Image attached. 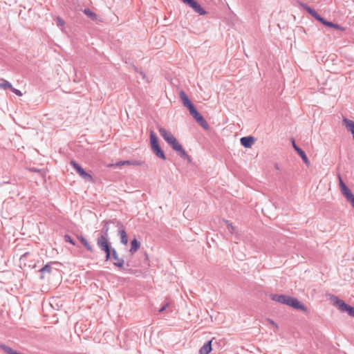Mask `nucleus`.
Wrapping results in <instances>:
<instances>
[{"mask_svg": "<svg viewBox=\"0 0 354 354\" xmlns=\"http://www.w3.org/2000/svg\"><path fill=\"white\" fill-rule=\"evenodd\" d=\"M160 135L169 145L173 150L177 152L178 155L183 159L191 162V157L186 153L183 146L178 142L174 135L166 129L160 127L158 129Z\"/></svg>", "mask_w": 354, "mask_h": 354, "instance_id": "obj_1", "label": "nucleus"}, {"mask_svg": "<svg viewBox=\"0 0 354 354\" xmlns=\"http://www.w3.org/2000/svg\"><path fill=\"white\" fill-rule=\"evenodd\" d=\"M270 299L272 301H277L280 304H286L295 309L299 310L305 313L308 311L306 306L295 297L286 295L272 294L270 295Z\"/></svg>", "mask_w": 354, "mask_h": 354, "instance_id": "obj_2", "label": "nucleus"}, {"mask_svg": "<svg viewBox=\"0 0 354 354\" xmlns=\"http://www.w3.org/2000/svg\"><path fill=\"white\" fill-rule=\"evenodd\" d=\"M97 245L102 252L105 254V261L111 259V252L112 250L111 243L109 241V236H99L97 239Z\"/></svg>", "mask_w": 354, "mask_h": 354, "instance_id": "obj_3", "label": "nucleus"}, {"mask_svg": "<svg viewBox=\"0 0 354 354\" xmlns=\"http://www.w3.org/2000/svg\"><path fill=\"white\" fill-rule=\"evenodd\" d=\"M150 144L151 150L156 154V156L162 160H165L166 156L158 144V137L152 131L150 132Z\"/></svg>", "mask_w": 354, "mask_h": 354, "instance_id": "obj_4", "label": "nucleus"}, {"mask_svg": "<svg viewBox=\"0 0 354 354\" xmlns=\"http://www.w3.org/2000/svg\"><path fill=\"white\" fill-rule=\"evenodd\" d=\"M181 1L185 5L192 8L193 11L198 15H205L208 13V12H207L196 0H181Z\"/></svg>", "mask_w": 354, "mask_h": 354, "instance_id": "obj_5", "label": "nucleus"}, {"mask_svg": "<svg viewBox=\"0 0 354 354\" xmlns=\"http://www.w3.org/2000/svg\"><path fill=\"white\" fill-rule=\"evenodd\" d=\"M334 305L342 312H347L348 314L354 317V307L346 304L342 299L334 297Z\"/></svg>", "mask_w": 354, "mask_h": 354, "instance_id": "obj_6", "label": "nucleus"}, {"mask_svg": "<svg viewBox=\"0 0 354 354\" xmlns=\"http://www.w3.org/2000/svg\"><path fill=\"white\" fill-rule=\"evenodd\" d=\"M70 165L76 171V172L86 181L93 182L94 179L93 176L84 171V169L75 160H71Z\"/></svg>", "mask_w": 354, "mask_h": 354, "instance_id": "obj_7", "label": "nucleus"}, {"mask_svg": "<svg viewBox=\"0 0 354 354\" xmlns=\"http://www.w3.org/2000/svg\"><path fill=\"white\" fill-rule=\"evenodd\" d=\"M190 115L196 120V121L199 124L205 129H209V124L207 121L205 120L203 115H201L196 109H193L189 111Z\"/></svg>", "mask_w": 354, "mask_h": 354, "instance_id": "obj_8", "label": "nucleus"}, {"mask_svg": "<svg viewBox=\"0 0 354 354\" xmlns=\"http://www.w3.org/2000/svg\"><path fill=\"white\" fill-rule=\"evenodd\" d=\"M111 258L115 260V262L113 263V265L115 267L118 268L120 270L124 268V260L119 257L118 252L114 248H113L111 250Z\"/></svg>", "mask_w": 354, "mask_h": 354, "instance_id": "obj_9", "label": "nucleus"}, {"mask_svg": "<svg viewBox=\"0 0 354 354\" xmlns=\"http://www.w3.org/2000/svg\"><path fill=\"white\" fill-rule=\"evenodd\" d=\"M179 95L181 99L183 104L188 109L189 111H192L193 109L195 108V106L189 99L188 96L187 95L185 91H180L179 93Z\"/></svg>", "mask_w": 354, "mask_h": 354, "instance_id": "obj_10", "label": "nucleus"}, {"mask_svg": "<svg viewBox=\"0 0 354 354\" xmlns=\"http://www.w3.org/2000/svg\"><path fill=\"white\" fill-rule=\"evenodd\" d=\"M117 227L120 228L118 231V236L120 238V241L122 244L127 245L128 243V238L127 232L124 230V225L120 221H117Z\"/></svg>", "mask_w": 354, "mask_h": 354, "instance_id": "obj_11", "label": "nucleus"}, {"mask_svg": "<svg viewBox=\"0 0 354 354\" xmlns=\"http://www.w3.org/2000/svg\"><path fill=\"white\" fill-rule=\"evenodd\" d=\"M292 144L294 149L297 152V153L299 155V156L301 158L302 160L306 163V165L308 166L310 165V162L306 153L296 145L295 141L293 138L292 139Z\"/></svg>", "mask_w": 354, "mask_h": 354, "instance_id": "obj_12", "label": "nucleus"}, {"mask_svg": "<svg viewBox=\"0 0 354 354\" xmlns=\"http://www.w3.org/2000/svg\"><path fill=\"white\" fill-rule=\"evenodd\" d=\"M144 162L138 160H121L118 161L113 165L115 167H120L122 165H133V166H141Z\"/></svg>", "mask_w": 354, "mask_h": 354, "instance_id": "obj_13", "label": "nucleus"}, {"mask_svg": "<svg viewBox=\"0 0 354 354\" xmlns=\"http://www.w3.org/2000/svg\"><path fill=\"white\" fill-rule=\"evenodd\" d=\"M241 144L245 147V148H250L252 145L255 142V138L253 136H245L242 137L240 139Z\"/></svg>", "mask_w": 354, "mask_h": 354, "instance_id": "obj_14", "label": "nucleus"}, {"mask_svg": "<svg viewBox=\"0 0 354 354\" xmlns=\"http://www.w3.org/2000/svg\"><path fill=\"white\" fill-rule=\"evenodd\" d=\"M117 221H115V220L103 221H102L103 227L100 232V236H109V223H115Z\"/></svg>", "mask_w": 354, "mask_h": 354, "instance_id": "obj_15", "label": "nucleus"}, {"mask_svg": "<svg viewBox=\"0 0 354 354\" xmlns=\"http://www.w3.org/2000/svg\"><path fill=\"white\" fill-rule=\"evenodd\" d=\"M212 340L207 341L205 344L200 348L199 353L200 354H209L212 348Z\"/></svg>", "mask_w": 354, "mask_h": 354, "instance_id": "obj_16", "label": "nucleus"}, {"mask_svg": "<svg viewBox=\"0 0 354 354\" xmlns=\"http://www.w3.org/2000/svg\"><path fill=\"white\" fill-rule=\"evenodd\" d=\"M77 239L88 252H93L92 245L89 243L85 237L82 235H78Z\"/></svg>", "mask_w": 354, "mask_h": 354, "instance_id": "obj_17", "label": "nucleus"}, {"mask_svg": "<svg viewBox=\"0 0 354 354\" xmlns=\"http://www.w3.org/2000/svg\"><path fill=\"white\" fill-rule=\"evenodd\" d=\"M140 247V243L136 238L131 241V248L129 252L134 254Z\"/></svg>", "mask_w": 354, "mask_h": 354, "instance_id": "obj_18", "label": "nucleus"}, {"mask_svg": "<svg viewBox=\"0 0 354 354\" xmlns=\"http://www.w3.org/2000/svg\"><path fill=\"white\" fill-rule=\"evenodd\" d=\"M344 197L346 199V201L352 205L354 209V194L352 193L351 190L345 192L342 194Z\"/></svg>", "mask_w": 354, "mask_h": 354, "instance_id": "obj_19", "label": "nucleus"}, {"mask_svg": "<svg viewBox=\"0 0 354 354\" xmlns=\"http://www.w3.org/2000/svg\"><path fill=\"white\" fill-rule=\"evenodd\" d=\"M343 122L345 124L346 128L348 131H351V133L354 131V121L351 120L347 118H344L343 120Z\"/></svg>", "mask_w": 354, "mask_h": 354, "instance_id": "obj_20", "label": "nucleus"}, {"mask_svg": "<svg viewBox=\"0 0 354 354\" xmlns=\"http://www.w3.org/2000/svg\"><path fill=\"white\" fill-rule=\"evenodd\" d=\"M82 12L92 21H96L97 19V15L89 8H84Z\"/></svg>", "mask_w": 354, "mask_h": 354, "instance_id": "obj_21", "label": "nucleus"}, {"mask_svg": "<svg viewBox=\"0 0 354 354\" xmlns=\"http://www.w3.org/2000/svg\"><path fill=\"white\" fill-rule=\"evenodd\" d=\"M324 25L328 26V27H330V28H333L335 29H337V30H342V31H344L346 30L345 28L341 26L340 25L337 24H334L331 21H328L327 20H326L325 23L324 24Z\"/></svg>", "mask_w": 354, "mask_h": 354, "instance_id": "obj_22", "label": "nucleus"}, {"mask_svg": "<svg viewBox=\"0 0 354 354\" xmlns=\"http://www.w3.org/2000/svg\"><path fill=\"white\" fill-rule=\"evenodd\" d=\"M301 6L312 17H313L317 12L315 10H314L313 8H310V6H308V5H306L305 3H301Z\"/></svg>", "mask_w": 354, "mask_h": 354, "instance_id": "obj_23", "label": "nucleus"}, {"mask_svg": "<svg viewBox=\"0 0 354 354\" xmlns=\"http://www.w3.org/2000/svg\"><path fill=\"white\" fill-rule=\"evenodd\" d=\"M339 187H340L341 192L343 194L345 192L349 191L350 189L344 183V181L342 180V179L340 176H339Z\"/></svg>", "mask_w": 354, "mask_h": 354, "instance_id": "obj_24", "label": "nucleus"}, {"mask_svg": "<svg viewBox=\"0 0 354 354\" xmlns=\"http://www.w3.org/2000/svg\"><path fill=\"white\" fill-rule=\"evenodd\" d=\"M12 88V86L8 81L2 79V82L0 83V88H3L5 90L10 88L11 90Z\"/></svg>", "mask_w": 354, "mask_h": 354, "instance_id": "obj_25", "label": "nucleus"}, {"mask_svg": "<svg viewBox=\"0 0 354 354\" xmlns=\"http://www.w3.org/2000/svg\"><path fill=\"white\" fill-rule=\"evenodd\" d=\"M30 255V253L27 252L26 253H24L23 255L21 256L20 257V263H24V266L26 267V261L27 259V258Z\"/></svg>", "mask_w": 354, "mask_h": 354, "instance_id": "obj_26", "label": "nucleus"}, {"mask_svg": "<svg viewBox=\"0 0 354 354\" xmlns=\"http://www.w3.org/2000/svg\"><path fill=\"white\" fill-rule=\"evenodd\" d=\"M225 223H226L228 231L230 234H234L235 232V227L232 225L231 223H230L229 221H225Z\"/></svg>", "mask_w": 354, "mask_h": 354, "instance_id": "obj_27", "label": "nucleus"}, {"mask_svg": "<svg viewBox=\"0 0 354 354\" xmlns=\"http://www.w3.org/2000/svg\"><path fill=\"white\" fill-rule=\"evenodd\" d=\"M39 271L42 273H44V272L50 273L52 272V268L49 264H46L44 267H42Z\"/></svg>", "mask_w": 354, "mask_h": 354, "instance_id": "obj_28", "label": "nucleus"}, {"mask_svg": "<svg viewBox=\"0 0 354 354\" xmlns=\"http://www.w3.org/2000/svg\"><path fill=\"white\" fill-rule=\"evenodd\" d=\"M64 240H65L66 242L70 243L73 245H76L75 241L71 237V236H69L68 234H66L64 236Z\"/></svg>", "mask_w": 354, "mask_h": 354, "instance_id": "obj_29", "label": "nucleus"}, {"mask_svg": "<svg viewBox=\"0 0 354 354\" xmlns=\"http://www.w3.org/2000/svg\"><path fill=\"white\" fill-rule=\"evenodd\" d=\"M313 17L317 20L318 21L321 22L322 24H324L326 21V19L323 18L320 15H319L317 12L313 16Z\"/></svg>", "mask_w": 354, "mask_h": 354, "instance_id": "obj_30", "label": "nucleus"}, {"mask_svg": "<svg viewBox=\"0 0 354 354\" xmlns=\"http://www.w3.org/2000/svg\"><path fill=\"white\" fill-rule=\"evenodd\" d=\"M11 91L12 93H14L15 95H18V96H21L22 95V93L21 91L17 89V88H12L11 89Z\"/></svg>", "mask_w": 354, "mask_h": 354, "instance_id": "obj_31", "label": "nucleus"}, {"mask_svg": "<svg viewBox=\"0 0 354 354\" xmlns=\"http://www.w3.org/2000/svg\"><path fill=\"white\" fill-rule=\"evenodd\" d=\"M57 25L64 26L65 22L63 19H62L60 17H57Z\"/></svg>", "mask_w": 354, "mask_h": 354, "instance_id": "obj_32", "label": "nucleus"}, {"mask_svg": "<svg viewBox=\"0 0 354 354\" xmlns=\"http://www.w3.org/2000/svg\"><path fill=\"white\" fill-rule=\"evenodd\" d=\"M268 322L272 325H273L277 329L278 328V325L273 320L268 319Z\"/></svg>", "mask_w": 354, "mask_h": 354, "instance_id": "obj_33", "label": "nucleus"}, {"mask_svg": "<svg viewBox=\"0 0 354 354\" xmlns=\"http://www.w3.org/2000/svg\"><path fill=\"white\" fill-rule=\"evenodd\" d=\"M167 306H168V304H166L163 305V306L160 308L159 312H160V313L163 312V311L167 308Z\"/></svg>", "mask_w": 354, "mask_h": 354, "instance_id": "obj_34", "label": "nucleus"}, {"mask_svg": "<svg viewBox=\"0 0 354 354\" xmlns=\"http://www.w3.org/2000/svg\"><path fill=\"white\" fill-rule=\"evenodd\" d=\"M30 171H33V172H40L41 171L40 169H35V168H30Z\"/></svg>", "mask_w": 354, "mask_h": 354, "instance_id": "obj_35", "label": "nucleus"}, {"mask_svg": "<svg viewBox=\"0 0 354 354\" xmlns=\"http://www.w3.org/2000/svg\"><path fill=\"white\" fill-rule=\"evenodd\" d=\"M139 73H140V75H141L143 78H145V74L143 72L140 71Z\"/></svg>", "mask_w": 354, "mask_h": 354, "instance_id": "obj_36", "label": "nucleus"}, {"mask_svg": "<svg viewBox=\"0 0 354 354\" xmlns=\"http://www.w3.org/2000/svg\"><path fill=\"white\" fill-rule=\"evenodd\" d=\"M28 266L29 268H30V267H32V268H35V264H34V265H32V266H31V265H28Z\"/></svg>", "mask_w": 354, "mask_h": 354, "instance_id": "obj_37", "label": "nucleus"}, {"mask_svg": "<svg viewBox=\"0 0 354 354\" xmlns=\"http://www.w3.org/2000/svg\"><path fill=\"white\" fill-rule=\"evenodd\" d=\"M135 71H136V72H138V68L135 67Z\"/></svg>", "mask_w": 354, "mask_h": 354, "instance_id": "obj_38", "label": "nucleus"}]
</instances>
